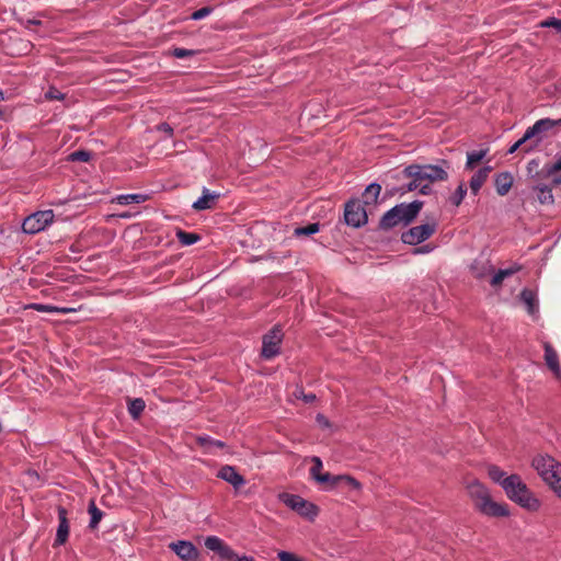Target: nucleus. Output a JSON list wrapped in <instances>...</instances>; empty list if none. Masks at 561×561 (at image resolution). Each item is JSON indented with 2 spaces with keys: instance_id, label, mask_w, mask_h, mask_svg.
Wrapping results in <instances>:
<instances>
[{
  "instance_id": "nucleus-44",
  "label": "nucleus",
  "mask_w": 561,
  "mask_h": 561,
  "mask_svg": "<svg viewBox=\"0 0 561 561\" xmlns=\"http://www.w3.org/2000/svg\"><path fill=\"white\" fill-rule=\"evenodd\" d=\"M30 308L39 312L57 313V307L44 304H32Z\"/></svg>"
},
{
  "instance_id": "nucleus-4",
  "label": "nucleus",
  "mask_w": 561,
  "mask_h": 561,
  "mask_svg": "<svg viewBox=\"0 0 561 561\" xmlns=\"http://www.w3.org/2000/svg\"><path fill=\"white\" fill-rule=\"evenodd\" d=\"M531 466L561 500V463L548 455H538Z\"/></svg>"
},
{
  "instance_id": "nucleus-8",
  "label": "nucleus",
  "mask_w": 561,
  "mask_h": 561,
  "mask_svg": "<svg viewBox=\"0 0 561 561\" xmlns=\"http://www.w3.org/2000/svg\"><path fill=\"white\" fill-rule=\"evenodd\" d=\"M368 221L367 211L357 198H352L344 206V222L353 228H360Z\"/></svg>"
},
{
  "instance_id": "nucleus-25",
  "label": "nucleus",
  "mask_w": 561,
  "mask_h": 561,
  "mask_svg": "<svg viewBox=\"0 0 561 561\" xmlns=\"http://www.w3.org/2000/svg\"><path fill=\"white\" fill-rule=\"evenodd\" d=\"M149 199L148 194L133 193L117 195L113 202L119 205L141 204Z\"/></svg>"
},
{
  "instance_id": "nucleus-17",
  "label": "nucleus",
  "mask_w": 561,
  "mask_h": 561,
  "mask_svg": "<svg viewBox=\"0 0 561 561\" xmlns=\"http://www.w3.org/2000/svg\"><path fill=\"white\" fill-rule=\"evenodd\" d=\"M339 485H343L344 488H346L348 490H359L362 488L360 482L348 474H339V476L332 474V479H331L329 485L327 486V489L332 490Z\"/></svg>"
},
{
  "instance_id": "nucleus-51",
  "label": "nucleus",
  "mask_w": 561,
  "mask_h": 561,
  "mask_svg": "<svg viewBox=\"0 0 561 561\" xmlns=\"http://www.w3.org/2000/svg\"><path fill=\"white\" fill-rule=\"evenodd\" d=\"M317 421L322 426H329L330 425L328 419L324 415H322V414H318L317 415Z\"/></svg>"
},
{
  "instance_id": "nucleus-11",
  "label": "nucleus",
  "mask_w": 561,
  "mask_h": 561,
  "mask_svg": "<svg viewBox=\"0 0 561 561\" xmlns=\"http://www.w3.org/2000/svg\"><path fill=\"white\" fill-rule=\"evenodd\" d=\"M205 547L217 553L221 561H233L237 557L234 550L217 536H208L205 539Z\"/></svg>"
},
{
  "instance_id": "nucleus-29",
  "label": "nucleus",
  "mask_w": 561,
  "mask_h": 561,
  "mask_svg": "<svg viewBox=\"0 0 561 561\" xmlns=\"http://www.w3.org/2000/svg\"><path fill=\"white\" fill-rule=\"evenodd\" d=\"M488 474L493 482L500 484L504 490V482H506V478L508 477L505 471H503L499 466L491 465L488 468Z\"/></svg>"
},
{
  "instance_id": "nucleus-30",
  "label": "nucleus",
  "mask_w": 561,
  "mask_h": 561,
  "mask_svg": "<svg viewBox=\"0 0 561 561\" xmlns=\"http://www.w3.org/2000/svg\"><path fill=\"white\" fill-rule=\"evenodd\" d=\"M520 299L527 306V310L530 314L537 311L536 294L533 290L527 288L523 289L520 293Z\"/></svg>"
},
{
  "instance_id": "nucleus-13",
  "label": "nucleus",
  "mask_w": 561,
  "mask_h": 561,
  "mask_svg": "<svg viewBox=\"0 0 561 561\" xmlns=\"http://www.w3.org/2000/svg\"><path fill=\"white\" fill-rule=\"evenodd\" d=\"M169 547L183 561H194L198 557V550L191 541L179 540Z\"/></svg>"
},
{
  "instance_id": "nucleus-32",
  "label": "nucleus",
  "mask_w": 561,
  "mask_h": 561,
  "mask_svg": "<svg viewBox=\"0 0 561 561\" xmlns=\"http://www.w3.org/2000/svg\"><path fill=\"white\" fill-rule=\"evenodd\" d=\"M176 238L182 245H193L201 240V236L195 232H187L179 229L176 231Z\"/></svg>"
},
{
  "instance_id": "nucleus-35",
  "label": "nucleus",
  "mask_w": 561,
  "mask_h": 561,
  "mask_svg": "<svg viewBox=\"0 0 561 561\" xmlns=\"http://www.w3.org/2000/svg\"><path fill=\"white\" fill-rule=\"evenodd\" d=\"M92 159V152L89 150L80 149L71 152L67 160L70 162H89Z\"/></svg>"
},
{
  "instance_id": "nucleus-50",
  "label": "nucleus",
  "mask_w": 561,
  "mask_h": 561,
  "mask_svg": "<svg viewBox=\"0 0 561 561\" xmlns=\"http://www.w3.org/2000/svg\"><path fill=\"white\" fill-rule=\"evenodd\" d=\"M75 308H68V307H57V313L67 314L70 312H75Z\"/></svg>"
},
{
  "instance_id": "nucleus-19",
  "label": "nucleus",
  "mask_w": 561,
  "mask_h": 561,
  "mask_svg": "<svg viewBox=\"0 0 561 561\" xmlns=\"http://www.w3.org/2000/svg\"><path fill=\"white\" fill-rule=\"evenodd\" d=\"M543 350L546 365L557 377H559L561 375V367L556 350L549 342H545Z\"/></svg>"
},
{
  "instance_id": "nucleus-6",
  "label": "nucleus",
  "mask_w": 561,
  "mask_h": 561,
  "mask_svg": "<svg viewBox=\"0 0 561 561\" xmlns=\"http://www.w3.org/2000/svg\"><path fill=\"white\" fill-rule=\"evenodd\" d=\"M278 499L287 507L310 520H313L319 514V507L300 495L284 492L278 495Z\"/></svg>"
},
{
  "instance_id": "nucleus-54",
  "label": "nucleus",
  "mask_w": 561,
  "mask_h": 561,
  "mask_svg": "<svg viewBox=\"0 0 561 561\" xmlns=\"http://www.w3.org/2000/svg\"><path fill=\"white\" fill-rule=\"evenodd\" d=\"M0 119H4V113L1 107H0Z\"/></svg>"
},
{
  "instance_id": "nucleus-33",
  "label": "nucleus",
  "mask_w": 561,
  "mask_h": 561,
  "mask_svg": "<svg viewBox=\"0 0 561 561\" xmlns=\"http://www.w3.org/2000/svg\"><path fill=\"white\" fill-rule=\"evenodd\" d=\"M488 153V149L473 150L467 153L466 169L472 170Z\"/></svg>"
},
{
  "instance_id": "nucleus-23",
  "label": "nucleus",
  "mask_w": 561,
  "mask_h": 561,
  "mask_svg": "<svg viewBox=\"0 0 561 561\" xmlns=\"http://www.w3.org/2000/svg\"><path fill=\"white\" fill-rule=\"evenodd\" d=\"M496 193L504 196L508 193L513 185V176L510 172H501L494 179Z\"/></svg>"
},
{
  "instance_id": "nucleus-36",
  "label": "nucleus",
  "mask_w": 561,
  "mask_h": 561,
  "mask_svg": "<svg viewBox=\"0 0 561 561\" xmlns=\"http://www.w3.org/2000/svg\"><path fill=\"white\" fill-rule=\"evenodd\" d=\"M320 230V224L319 222H312L305 227H298L295 229V236H312Z\"/></svg>"
},
{
  "instance_id": "nucleus-12",
  "label": "nucleus",
  "mask_w": 561,
  "mask_h": 561,
  "mask_svg": "<svg viewBox=\"0 0 561 561\" xmlns=\"http://www.w3.org/2000/svg\"><path fill=\"white\" fill-rule=\"evenodd\" d=\"M57 513H58V527H57L56 537H55V540L53 543V546L55 548L60 547L67 542L68 537H69V529H70L69 520L67 517V515H68L67 510L64 506H58Z\"/></svg>"
},
{
  "instance_id": "nucleus-46",
  "label": "nucleus",
  "mask_w": 561,
  "mask_h": 561,
  "mask_svg": "<svg viewBox=\"0 0 561 561\" xmlns=\"http://www.w3.org/2000/svg\"><path fill=\"white\" fill-rule=\"evenodd\" d=\"M156 128L158 131L164 133L169 138L173 136V127L169 123H160Z\"/></svg>"
},
{
  "instance_id": "nucleus-16",
  "label": "nucleus",
  "mask_w": 561,
  "mask_h": 561,
  "mask_svg": "<svg viewBox=\"0 0 561 561\" xmlns=\"http://www.w3.org/2000/svg\"><path fill=\"white\" fill-rule=\"evenodd\" d=\"M537 175L542 178H550L552 176V184L554 186L561 184V157L558 158L553 163H547L543 165V168L540 170V172H537Z\"/></svg>"
},
{
  "instance_id": "nucleus-3",
  "label": "nucleus",
  "mask_w": 561,
  "mask_h": 561,
  "mask_svg": "<svg viewBox=\"0 0 561 561\" xmlns=\"http://www.w3.org/2000/svg\"><path fill=\"white\" fill-rule=\"evenodd\" d=\"M504 483V492L512 502L529 512H537L540 508V501L522 480L519 474L513 473L508 476Z\"/></svg>"
},
{
  "instance_id": "nucleus-24",
  "label": "nucleus",
  "mask_w": 561,
  "mask_h": 561,
  "mask_svg": "<svg viewBox=\"0 0 561 561\" xmlns=\"http://www.w3.org/2000/svg\"><path fill=\"white\" fill-rule=\"evenodd\" d=\"M381 192V185L373 182L366 186L363 193V203L365 206L376 205L378 203V197Z\"/></svg>"
},
{
  "instance_id": "nucleus-15",
  "label": "nucleus",
  "mask_w": 561,
  "mask_h": 561,
  "mask_svg": "<svg viewBox=\"0 0 561 561\" xmlns=\"http://www.w3.org/2000/svg\"><path fill=\"white\" fill-rule=\"evenodd\" d=\"M219 197V193H211L208 188L204 187L202 191V196L193 203L192 207L198 211L211 209Z\"/></svg>"
},
{
  "instance_id": "nucleus-27",
  "label": "nucleus",
  "mask_w": 561,
  "mask_h": 561,
  "mask_svg": "<svg viewBox=\"0 0 561 561\" xmlns=\"http://www.w3.org/2000/svg\"><path fill=\"white\" fill-rule=\"evenodd\" d=\"M534 191L537 192V199L542 205H551L554 202L552 188L548 185H536Z\"/></svg>"
},
{
  "instance_id": "nucleus-22",
  "label": "nucleus",
  "mask_w": 561,
  "mask_h": 561,
  "mask_svg": "<svg viewBox=\"0 0 561 561\" xmlns=\"http://www.w3.org/2000/svg\"><path fill=\"white\" fill-rule=\"evenodd\" d=\"M410 179V182L403 184L399 190L401 193L412 192L419 190V192L423 195H428L432 193V186L428 183H422L421 180H417V176H407Z\"/></svg>"
},
{
  "instance_id": "nucleus-40",
  "label": "nucleus",
  "mask_w": 561,
  "mask_h": 561,
  "mask_svg": "<svg viewBox=\"0 0 561 561\" xmlns=\"http://www.w3.org/2000/svg\"><path fill=\"white\" fill-rule=\"evenodd\" d=\"M214 11L213 7H203L196 11H194L191 15V20L193 21H199L202 19H205L209 14H211Z\"/></svg>"
},
{
  "instance_id": "nucleus-34",
  "label": "nucleus",
  "mask_w": 561,
  "mask_h": 561,
  "mask_svg": "<svg viewBox=\"0 0 561 561\" xmlns=\"http://www.w3.org/2000/svg\"><path fill=\"white\" fill-rule=\"evenodd\" d=\"M467 191L468 190H467L466 184L463 182H461L458 185V187L456 188V191L454 192V194L449 197L450 204L454 205L455 207H458L462 203V201L467 194Z\"/></svg>"
},
{
  "instance_id": "nucleus-52",
  "label": "nucleus",
  "mask_w": 561,
  "mask_h": 561,
  "mask_svg": "<svg viewBox=\"0 0 561 561\" xmlns=\"http://www.w3.org/2000/svg\"><path fill=\"white\" fill-rule=\"evenodd\" d=\"M233 561H255L253 557L251 556H242V557H239L237 554L236 559Z\"/></svg>"
},
{
  "instance_id": "nucleus-18",
  "label": "nucleus",
  "mask_w": 561,
  "mask_h": 561,
  "mask_svg": "<svg viewBox=\"0 0 561 561\" xmlns=\"http://www.w3.org/2000/svg\"><path fill=\"white\" fill-rule=\"evenodd\" d=\"M311 461L313 463L312 467L310 468L311 478L314 479L319 484H327L328 486L332 479V474L329 472L321 473L323 463L320 457L312 456Z\"/></svg>"
},
{
  "instance_id": "nucleus-37",
  "label": "nucleus",
  "mask_w": 561,
  "mask_h": 561,
  "mask_svg": "<svg viewBox=\"0 0 561 561\" xmlns=\"http://www.w3.org/2000/svg\"><path fill=\"white\" fill-rule=\"evenodd\" d=\"M197 443L202 447L215 446V447H218V448H224L226 446V444L222 440L214 439V438H211L208 435L198 436L197 437Z\"/></svg>"
},
{
  "instance_id": "nucleus-5",
  "label": "nucleus",
  "mask_w": 561,
  "mask_h": 561,
  "mask_svg": "<svg viewBox=\"0 0 561 561\" xmlns=\"http://www.w3.org/2000/svg\"><path fill=\"white\" fill-rule=\"evenodd\" d=\"M450 164L447 160L442 159L439 164H410L407 165L402 174L403 176H417L422 183H428L431 186L435 182H444L448 180Z\"/></svg>"
},
{
  "instance_id": "nucleus-2",
  "label": "nucleus",
  "mask_w": 561,
  "mask_h": 561,
  "mask_svg": "<svg viewBox=\"0 0 561 561\" xmlns=\"http://www.w3.org/2000/svg\"><path fill=\"white\" fill-rule=\"evenodd\" d=\"M424 203L419 199L409 204H397L383 214L379 220L378 228L382 231H389L399 225H410L417 217Z\"/></svg>"
},
{
  "instance_id": "nucleus-9",
  "label": "nucleus",
  "mask_w": 561,
  "mask_h": 561,
  "mask_svg": "<svg viewBox=\"0 0 561 561\" xmlns=\"http://www.w3.org/2000/svg\"><path fill=\"white\" fill-rule=\"evenodd\" d=\"M54 217L51 209L35 211L24 219L22 230L27 234L38 233L54 221Z\"/></svg>"
},
{
  "instance_id": "nucleus-43",
  "label": "nucleus",
  "mask_w": 561,
  "mask_h": 561,
  "mask_svg": "<svg viewBox=\"0 0 561 561\" xmlns=\"http://www.w3.org/2000/svg\"><path fill=\"white\" fill-rule=\"evenodd\" d=\"M294 394L297 399L302 400L305 403H313L317 399L314 393H305L302 388L296 389Z\"/></svg>"
},
{
  "instance_id": "nucleus-1",
  "label": "nucleus",
  "mask_w": 561,
  "mask_h": 561,
  "mask_svg": "<svg viewBox=\"0 0 561 561\" xmlns=\"http://www.w3.org/2000/svg\"><path fill=\"white\" fill-rule=\"evenodd\" d=\"M468 494L473 502L474 508L489 517H507L510 510L506 504L496 503L492 500L489 489L479 480H473L467 485Z\"/></svg>"
},
{
  "instance_id": "nucleus-48",
  "label": "nucleus",
  "mask_w": 561,
  "mask_h": 561,
  "mask_svg": "<svg viewBox=\"0 0 561 561\" xmlns=\"http://www.w3.org/2000/svg\"><path fill=\"white\" fill-rule=\"evenodd\" d=\"M433 247L430 245V244H425V245H422V247H419V248H415L413 250V253L414 254H425V253H430L431 251H433Z\"/></svg>"
},
{
  "instance_id": "nucleus-42",
  "label": "nucleus",
  "mask_w": 561,
  "mask_h": 561,
  "mask_svg": "<svg viewBox=\"0 0 561 561\" xmlns=\"http://www.w3.org/2000/svg\"><path fill=\"white\" fill-rule=\"evenodd\" d=\"M66 98V94L60 92L57 88L55 87H50L47 92L45 93V99L46 100H50V101H54V100H57V101H62L64 99Z\"/></svg>"
},
{
  "instance_id": "nucleus-26",
  "label": "nucleus",
  "mask_w": 561,
  "mask_h": 561,
  "mask_svg": "<svg viewBox=\"0 0 561 561\" xmlns=\"http://www.w3.org/2000/svg\"><path fill=\"white\" fill-rule=\"evenodd\" d=\"M522 270V266L519 264H515L514 266H511L508 268H501L499 270L493 277L491 278V286L496 287L502 284L504 278L512 276L513 274L519 272Z\"/></svg>"
},
{
  "instance_id": "nucleus-20",
  "label": "nucleus",
  "mask_w": 561,
  "mask_h": 561,
  "mask_svg": "<svg viewBox=\"0 0 561 561\" xmlns=\"http://www.w3.org/2000/svg\"><path fill=\"white\" fill-rule=\"evenodd\" d=\"M539 126L540 125H538L536 122L533 126H529L523 135L524 140L528 141V140L534 139V142H535L534 146L524 148L525 152H527V153L533 151L543 140V134L541 133V129L539 128Z\"/></svg>"
},
{
  "instance_id": "nucleus-10",
  "label": "nucleus",
  "mask_w": 561,
  "mask_h": 561,
  "mask_svg": "<svg viewBox=\"0 0 561 561\" xmlns=\"http://www.w3.org/2000/svg\"><path fill=\"white\" fill-rule=\"evenodd\" d=\"M436 228V221L412 227L401 234V240L405 244L417 245L431 238L435 233Z\"/></svg>"
},
{
  "instance_id": "nucleus-41",
  "label": "nucleus",
  "mask_w": 561,
  "mask_h": 561,
  "mask_svg": "<svg viewBox=\"0 0 561 561\" xmlns=\"http://www.w3.org/2000/svg\"><path fill=\"white\" fill-rule=\"evenodd\" d=\"M539 160L538 159H533L528 162L527 164V172L529 175H531L534 179L536 180H542V175L538 176L537 175V172H540V170H538L539 168Z\"/></svg>"
},
{
  "instance_id": "nucleus-21",
  "label": "nucleus",
  "mask_w": 561,
  "mask_h": 561,
  "mask_svg": "<svg viewBox=\"0 0 561 561\" xmlns=\"http://www.w3.org/2000/svg\"><path fill=\"white\" fill-rule=\"evenodd\" d=\"M491 167H483L479 169L470 179L469 186L473 195H477L488 179Z\"/></svg>"
},
{
  "instance_id": "nucleus-45",
  "label": "nucleus",
  "mask_w": 561,
  "mask_h": 561,
  "mask_svg": "<svg viewBox=\"0 0 561 561\" xmlns=\"http://www.w3.org/2000/svg\"><path fill=\"white\" fill-rule=\"evenodd\" d=\"M279 561H305L301 558H298L295 553L289 551H280L278 552Z\"/></svg>"
},
{
  "instance_id": "nucleus-53",
  "label": "nucleus",
  "mask_w": 561,
  "mask_h": 561,
  "mask_svg": "<svg viewBox=\"0 0 561 561\" xmlns=\"http://www.w3.org/2000/svg\"><path fill=\"white\" fill-rule=\"evenodd\" d=\"M5 99L4 92L0 89V101Z\"/></svg>"
},
{
  "instance_id": "nucleus-14",
  "label": "nucleus",
  "mask_w": 561,
  "mask_h": 561,
  "mask_svg": "<svg viewBox=\"0 0 561 561\" xmlns=\"http://www.w3.org/2000/svg\"><path fill=\"white\" fill-rule=\"evenodd\" d=\"M217 477L231 484L236 490L243 486L247 482L244 477L240 474L233 466L229 465L222 466L219 469Z\"/></svg>"
},
{
  "instance_id": "nucleus-39",
  "label": "nucleus",
  "mask_w": 561,
  "mask_h": 561,
  "mask_svg": "<svg viewBox=\"0 0 561 561\" xmlns=\"http://www.w3.org/2000/svg\"><path fill=\"white\" fill-rule=\"evenodd\" d=\"M198 54V50L194 49H186L181 47H175L172 49L171 55L175 58H186V57H193Z\"/></svg>"
},
{
  "instance_id": "nucleus-47",
  "label": "nucleus",
  "mask_w": 561,
  "mask_h": 561,
  "mask_svg": "<svg viewBox=\"0 0 561 561\" xmlns=\"http://www.w3.org/2000/svg\"><path fill=\"white\" fill-rule=\"evenodd\" d=\"M527 140H524V136L519 138L516 142H514L507 150L508 154H513L516 152L524 144H526Z\"/></svg>"
},
{
  "instance_id": "nucleus-31",
  "label": "nucleus",
  "mask_w": 561,
  "mask_h": 561,
  "mask_svg": "<svg viewBox=\"0 0 561 561\" xmlns=\"http://www.w3.org/2000/svg\"><path fill=\"white\" fill-rule=\"evenodd\" d=\"M90 514L89 528L95 529L102 519L104 513L95 505L94 501H91L88 507Z\"/></svg>"
},
{
  "instance_id": "nucleus-7",
  "label": "nucleus",
  "mask_w": 561,
  "mask_h": 561,
  "mask_svg": "<svg viewBox=\"0 0 561 561\" xmlns=\"http://www.w3.org/2000/svg\"><path fill=\"white\" fill-rule=\"evenodd\" d=\"M283 342V331L279 325H274L262 337L261 357L263 359H272L280 353V344Z\"/></svg>"
},
{
  "instance_id": "nucleus-49",
  "label": "nucleus",
  "mask_w": 561,
  "mask_h": 561,
  "mask_svg": "<svg viewBox=\"0 0 561 561\" xmlns=\"http://www.w3.org/2000/svg\"><path fill=\"white\" fill-rule=\"evenodd\" d=\"M23 24L26 28H30L31 25H41L42 21L35 19H27L25 20V22H23Z\"/></svg>"
},
{
  "instance_id": "nucleus-38",
  "label": "nucleus",
  "mask_w": 561,
  "mask_h": 561,
  "mask_svg": "<svg viewBox=\"0 0 561 561\" xmlns=\"http://www.w3.org/2000/svg\"><path fill=\"white\" fill-rule=\"evenodd\" d=\"M537 124L540 125L539 128L541 129V133L545 134L552 128L561 125V118L560 119H552L549 117L541 118L537 121Z\"/></svg>"
},
{
  "instance_id": "nucleus-28",
  "label": "nucleus",
  "mask_w": 561,
  "mask_h": 561,
  "mask_svg": "<svg viewBox=\"0 0 561 561\" xmlns=\"http://www.w3.org/2000/svg\"><path fill=\"white\" fill-rule=\"evenodd\" d=\"M146 408V403L141 398H135L128 401V413L133 420H138Z\"/></svg>"
}]
</instances>
